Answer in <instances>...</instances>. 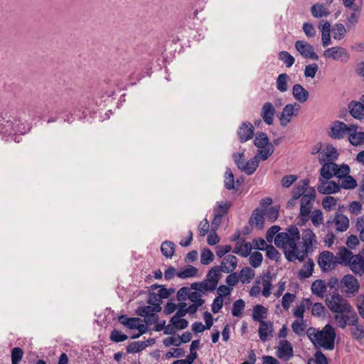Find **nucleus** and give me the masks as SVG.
I'll use <instances>...</instances> for the list:
<instances>
[{
	"label": "nucleus",
	"instance_id": "aec40b11",
	"mask_svg": "<svg viewBox=\"0 0 364 364\" xmlns=\"http://www.w3.org/2000/svg\"><path fill=\"white\" fill-rule=\"evenodd\" d=\"M158 311H154L153 309H150L149 306H139L136 310L137 315L144 318V321L146 325H151L156 323L159 319V316L156 314Z\"/></svg>",
	"mask_w": 364,
	"mask_h": 364
},
{
	"label": "nucleus",
	"instance_id": "49530a36",
	"mask_svg": "<svg viewBox=\"0 0 364 364\" xmlns=\"http://www.w3.org/2000/svg\"><path fill=\"white\" fill-rule=\"evenodd\" d=\"M272 323L271 322H267V321L259 322V327L258 333H259V338L262 341H267V337H268L267 331L269 328H272Z\"/></svg>",
	"mask_w": 364,
	"mask_h": 364
},
{
	"label": "nucleus",
	"instance_id": "a19ab883",
	"mask_svg": "<svg viewBox=\"0 0 364 364\" xmlns=\"http://www.w3.org/2000/svg\"><path fill=\"white\" fill-rule=\"evenodd\" d=\"M161 251L166 258H171L174 254L175 244L171 241L166 240L161 245Z\"/></svg>",
	"mask_w": 364,
	"mask_h": 364
},
{
	"label": "nucleus",
	"instance_id": "4d7b16f0",
	"mask_svg": "<svg viewBox=\"0 0 364 364\" xmlns=\"http://www.w3.org/2000/svg\"><path fill=\"white\" fill-rule=\"evenodd\" d=\"M263 257L262 255L259 252H252L249 258L250 264L254 268L259 267L262 262Z\"/></svg>",
	"mask_w": 364,
	"mask_h": 364
},
{
	"label": "nucleus",
	"instance_id": "4468645a",
	"mask_svg": "<svg viewBox=\"0 0 364 364\" xmlns=\"http://www.w3.org/2000/svg\"><path fill=\"white\" fill-rule=\"evenodd\" d=\"M341 288L347 294L355 295L358 292L360 285L358 279L353 275L346 274L341 281Z\"/></svg>",
	"mask_w": 364,
	"mask_h": 364
},
{
	"label": "nucleus",
	"instance_id": "cd10ccee",
	"mask_svg": "<svg viewBox=\"0 0 364 364\" xmlns=\"http://www.w3.org/2000/svg\"><path fill=\"white\" fill-rule=\"evenodd\" d=\"M322 164V167L320 169V178L321 179L329 180L333 176L335 168L337 167V164L333 162H326Z\"/></svg>",
	"mask_w": 364,
	"mask_h": 364
},
{
	"label": "nucleus",
	"instance_id": "ea45409f",
	"mask_svg": "<svg viewBox=\"0 0 364 364\" xmlns=\"http://www.w3.org/2000/svg\"><path fill=\"white\" fill-rule=\"evenodd\" d=\"M312 301L309 299H304L300 304L294 310V315L299 318H304V313L306 309H309Z\"/></svg>",
	"mask_w": 364,
	"mask_h": 364
},
{
	"label": "nucleus",
	"instance_id": "4be33fe9",
	"mask_svg": "<svg viewBox=\"0 0 364 364\" xmlns=\"http://www.w3.org/2000/svg\"><path fill=\"white\" fill-rule=\"evenodd\" d=\"M254 134V127L249 122H242L237 131L239 140L244 143L252 138Z\"/></svg>",
	"mask_w": 364,
	"mask_h": 364
},
{
	"label": "nucleus",
	"instance_id": "ddd939ff",
	"mask_svg": "<svg viewBox=\"0 0 364 364\" xmlns=\"http://www.w3.org/2000/svg\"><path fill=\"white\" fill-rule=\"evenodd\" d=\"M318 264L323 272H327L334 269L337 262L336 255L330 251H323L318 257Z\"/></svg>",
	"mask_w": 364,
	"mask_h": 364
},
{
	"label": "nucleus",
	"instance_id": "c03bdc74",
	"mask_svg": "<svg viewBox=\"0 0 364 364\" xmlns=\"http://www.w3.org/2000/svg\"><path fill=\"white\" fill-rule=\"evenodd\" d=\"M254 277L255 272L250 267H246L240 270L239 277L243 284L250 283Z\"/></svg>",
	"mask_w": 364,
	"mask_h": 364
},
{
	"label": "nucleus",
	"instance_id": "c85d7f7f",
	"mask_svg": "<svg viewBox=\"0 0 364 364\" xmlns=\"http://www.w3.org/2000/svg\"><path fill=\"white\" fill-rule=\"evenodd\" d=\"M292 95L297 101L301 103L306 102L309 96V92L299 84L294 85Z\"/></svg>",
	"mask_w": 364,
	"mask_h": 364
},
{
	"label": "nucleus",
	"instance_id": "bf43d9fd",
	"mask_svg": "<svg viewBox=\"0 0 364 364\" xmlns=\"http://www.w3.org/2000/svg\"><path fill=\"white\" fill-rule=\"evenodd\" d=\"M23 350L19 347H15L11 350V364H18L22 360Z\"/></svg>",
	"mask_w": 364,
	"mask_h": 364
},
{
	"label": "nucleus",
	"instance_id": "09e8293b",
	"mask_svg": "<svg viewBox=\"0 0 364 364\" xmlns=\"http://www.w3.org/2000/svg\"><path fill=\"white\" fill-rule=\"evenodd\" d=\"M245 306V303L242 299L236 300L232 304V315L235 317H241Z\"/></svg>",
	"mask_w": 364,
	"mask_h": 364
},
{
	"label": "nucleus",
	"instance_id": "9d476101",
	"mask_svg": "<svg viewBox=\"0 0 364 364\" xmlns=\"http://www.w3.org/2000/svg\"><path fill=\"white\" fill-rule=\"evenodd\" d=\"M328 308L333 313L339 314L351 306L350 302L338 293H333L326 299Z\"/></svg>",
	"mask_w": 364,
	"mask_h": 364
},
{
	"label": "nucleus",
	"instance_id": "e433bc0d",
	"mask_svg": "<svg viewBox=\"0 0 364 364\" xmlns=\"http://www.w3.org/2000/svg\"><path fill=\"white\" fill-rule=\"evenodd\" d=\"M147 303L149 304V306L150 309H153L154 311H161V299L156 292H151L149 294Z\"/></svg>",
	"mask_w": 364,
	"mask_h": 364
},
{
	"label": "nucleus",
	"instance_id": "37998d69",
	"mask_svg": "<svg viewBox=\"0 0 364 364\" xmlns=\"http://www.w3.org/2000/svg\"><path fill=\"white\" fill-rule=\"evenodd\" d=\"M198 273V269L192 265H188L186 268L181 269L177 272V276L181 279H187L194 277Z\"/></svg>",
	"mask_w": 364,
	"mask_h": 364
},
{
	"label": "nucleus",
	"instance_id": "39448f33",
	"mask_svg": "<svg viewBox=\"0 0 364 364\" xmlns=\"http://www.w3.org/2000/svg\"><path fill=\"white\" fill-rule=\"evenodd\" d=\"M220 278L216 274L214 269H210L205 279L201 282H194L191 285V289L198 291L200 294H205L207 291H213L218 284Z\"/></svg>",
	"mask_w": 364,
	"mask_h": 364
},
{
	"label": "nucleus",
	"instance_id": "7ed1b4c3",
	"mask_svg": "<svg viewBox=\"0 0 364 364\" xmlns=\"http://www.w3.org/2000/svg\"><path fill=\"white\" fill-rule=\"evenodd\" d=\"M337 263L349 267L358 277H364V249L354 255L345 247H341L336 253Z\"/></svg>",
	"mask_w": 364,
	"mask_h": 364
},
{
	"label": "nucleus",
	"instance_id": "f704fd0d",
	"mask_svg": "<svg viewBox=\"0 0 364 364\" xmlns=\"http://www.w3.org/2000/svg\"><path fill=\"white\" fill-rule=\"evenodd\" d=\"M267 309L261 304H257L254 306L252 311V319L255 321L262 322L267 318Z\"/></svg>",
	"mask_w": 364,
	"mask_h": 364
},
{
	"label": "nucleus",
	"instance_id": "8fccbe9b",
	"mask_svg": "<svg viewBox=\"0 0 364 364\" xmlns=\"http://www.w3.org/2000/svg\"><path fill=\"white\" fill-rule=\"evenodd\" d=\"M279 59L282 60L286 65L287 68H290L293 65L295 62V59L293 55H291L287 51H281L278 55Z\"/></svg>",
	"mask_w": 364,
	"mask_h": 364
},
{
	"label": "nucleus",
	"instance_id": "f03ea898",
	"mask_svg": "<svg viewBox=\"0 0 364 364\" xmlns=\"http://www.w3.org/2000/svg\"><path fill=\"white\" fill-rule=\"evenodd\" d=\"M306 334L316 348L333 350L336 333L331 325L326 324L321 331L314 327H309L306 331Z\"/></svg>",
	"mask_w": 364,
	"mask_h": 364
},
{
	"label": "nucleus",
	"instance_id": "f3484780",
	"mask_svg": "<svg viewBox=\"0 0 364 364\" xmlns=\"http://www.w3.org/2000/svg\"><path fill=\"white\" fill-rule=\"evenodd\" d=\"M350 125L348 126L344 122L336 121L333 123L328 135L333 139H341L344 137L345 134L349 132Z\"/></svg>",
	"mask_w": 364,
	"mask_h": 364
},
{
	"label": "nucleus",
	"instance_id": "e2e57ef3",
	"mask_svg": "<svg viewBox=\"0 0 364 364\" xmlns=\"http://www.w3.org/2000/svg\"><path fill=\"white\" fill-rule=\"evenodd\" d=\"M225 186L228 190L235 189L234 176L230 169L225 172Z\"/></svg>",
	"mask_w": 364,
	"mask_h": 364
},
{
	"label": "nucleus",
	"instance_id": "20e7f679",
	"mask_svg": "<svg viewBox=\"0 0 364 364\" xmlns=\"http://www.w3.org/2000/svg\"><path fill=\"white\" fill-rule=\"evenodd\" d=\"M7 112H2L0 114L2 121L0 124L1 133L9 136L24 134L26 129L21 119L16 117L9 116Z\"/></svg>",
	"mask_w": 364,
	"mask_h": 364
},
{
	"label": "nucleus",
	"instance_id": "473e14b6",
	"mask_svg": "<svg viewBox=\"0 0 364 364\" xmlns=\"http://www.w3.org/2000/svg\"><path fill=\"white\" fill-rule=\"evenodd\" d=\"M327 290V287L325 281L318 279L314 281L311 284V291L314 294L318 297L323 298Z\"/></svg>",
	"mask_w": 364,
	"mask_h": 364
},
{
	"label": "nucleus",
	"instance_id": "13d9d810",
	"mask_svg": "<svg viewBox=\"0 0 364 364\" xmlns=\"http://www.w3.org/2000/svg\"><path fill=\"white\" fill-rule=\"evenodd\" d=\"M152 288H159L156 294L161 300L162 299H167L171 294L174 292V289L172 288L166 289L164 287L158 284L153 285Z\"/></svg>",
	"mask_w": 364,
	"mask_h": 364
},
{
	"label": "nucleus",
	"instance_id": "1a4fd4ad",
	"mask_svg": "<svg viewBox=\"0 0 364 364\" xmlns=\"http://www.w3.org/2000/svg\"><path fill=\"white\" fill-rule=\"evenodd\" d=\"M358 318L359 316L352 305L343 312L334 315L336 326L342 329L353 324Z\"/></svg>",
	"mask_w": 364,
	"mask_h": 364
},
{
	"label": "nucleus",
	"instance_id": "2eb2a0df",
	"mask_svg": "<svg viewBox=\"0 0 364 364\" xmlns=\"http://www.w3.org/2000/svg\"><path fill=\"white\" fill-rule=\"evenodd\" d=\"M296 50L305 58L317 60L318 55L314 52L313 46L306 41H297L295 43Z\"/></svg>",
	"mask_w": 364,
	"mask_h": 364
},
{
	"label": "nucleus",
	"instance_id": "864d4df0",
	"mask_svg": "<svg viewBox=\"0 0 364 364\" xmlns=\"http://www.w3.org/2000/svg\"><path fill=\"white\" fill-rule=\"evenodd\" d=\"M170 322L171 325L174 326V328L177 329H184L188 327V322L187 320L182 318L180 316H172Z\"/></svg>",
	"mask_w": 364,
	"mask_h": 364
},
{
	"label": "nucleus",
	"instance_id": "412c9836",
	"mask_svg": "<svg viewBox=\"0 0 364 364\" xmlns=\"http://www.w3.org/2000/svg\"><path fill=\"white\" fill-rule=\"evenodd\" d=\"M338 153L337 149L332 145H328L323 149L318 155V161L320 164L326 162H333L337 160Z\"/></svg>",
	"mask_w": 364,
	"mask_h": 364
},
{
	"label": "nucleus",
	"instance_id": "052dcab7",
	"mask_svg": "<svg viewBox=\"0 0 364 364\" xmlns=\"http://www.w3.org/2000/svg\"><path fill=\"white\" fill-rule=\"evenodd\" d=\"M264 250H266V255L269 259L274 261H277L279 259L280 254L272 245H269Z\"/></svg>",
	"mask_w": 364,
	"mask_h": 364
},
{
	"label": "nucleus",
	"instance_id": "72a5a7b5",
	"mask_svg": "<svg viewBox=\"0 0 364 364\" xmlns=\"http://www.w3.org/2000/svg\"><path fill=\"white\" fill-rule=\"evenodd\" d=\"M334 223L337 231L343 232L348 228L349 220L346 216L338 214L334 218Z\"/></svg>",
	"mask_w": 364,
	"mask_h": 364
},
{
	"label": "nucleus",
	"instance_id": "4c0bfd02",
	"mask_svg": "<svg viewBox=\"0 0 364 364\" xmlns=\"http://www.w3.org/2000/svg\"><path fill=\"white\" fill-rule=\"evenodd\" d=\"M148 343H150V341H146L132 342L127 346V352L128 353H139L145 349L149 346Z\"/></svg>",
	"mask_w": 364,
	"mask_h": 364
},
{
	"label": "nucleus",
	"instance_id": "5fc2aeb1",
	"mask_svg": "<svg viewBox=\"0 0 364 364\" xmlns=\"http://www.w3.org/2000/svg\"><path fill=\"white\" fill-rule=\"evenodd\" d=\"M214 255L213 252L208 249L205 248L200 255V262L202 264L207 265L213 261Z\"/></svg>",
	"mask_w": 364,
	"mask_h": 364
},
{
	"label": "nucleus",
	"instance_id": "338daca9",
	"mask_svg": "<svg viewBox=\"0 0 364 364\" xmlns=\"http://www.w3.org/2000/svg\"><path fill=\"white\" fill-rule=\"evenodd\" d=\"M202 295L198 291H191L189 293L188 299L193 304L203 305L205 302L204 299L201 298Z\"/></svg>",
	"mask_w": 364,
	"mask_h": 364
},
{
	"label": "nucleus",
	"instance_id": "dca6fc26",
	"mask_svg": "<svg viewBox=\"0 0 364 364\" xmlns=\"http://www.w3.org/2000/svg\"><path fill=\"white\" fill-rule=\"evenodd\" d=\"M300 108V105L296 102L286 105L279 118L281 125L286 127L291 122L292 116L297 115V113H294V111L298 112Z\"/></svg>",
	"mask_w": 364,
	"mask_h": 364
},
{
	"label": "nucleus",
	"instance_id": "3c124183",
	"mask_svg": "<svg viewBox=\"0 0 364 364\" xmlns=\"http://www.w3.org/2000/svg\"><path fill=\"white\" fill-rule=\"evenodd\" d=\"M350 173V167L347 164H342L338 166L337 164V167L335 168V171L333 173V176H336L338 178L342 179L346 176H348Z\"/></svg>",
	"mask_w": 364,
	"mask_h": 364
},
{
	"label": "nucleus",
	"instance_id": "0eeeda50",
	"mask_svg": "<svg viewBox=\"0 0 364 364\" xmlns=\"http://www.w3.org/2000/svg\"><path fill=\"white\" fill-rule=\"evenodd\" d=\"M258 156L259 155L257 154L254 158L250 159L248 161H245L243 159L244 153H235L232 154L234 161L237 168L247 175L253 174L257 168L259 166Z\"/></svg>",
	"mask_w": 364,
	"mask_h": 364
},
{
	"label": "nucleus",
	"instance_id": "a18cd8bd",
	"mask_svg": "<svg viewBox=\"0 0 364 364\" xmlns=\"http://www.w3.org/2000/svg\"><path fill=\"white\" fill-rule=\"evenodd\" d=\"M314 267V261L309 259L308 262L304 264L303 268L299 271V277L303 279L309 277L312 274Z\"/></svg>",
	"mask_w": 364,
	"mask_h": 364
},
{
	"label": "nucleus",
	"instance_id": "603ef678",
	"mask_svg": "<svg viewBox=\"0 0 364 364\" xmlns=\"http://www.w3.org/2000/svg\"><path fill=\"white\" fill-rule=\"evenodd\" d=\"M262 283L263 286L262 295L264 297H268L271 294L272 289L271 277L269 274L262 277Z\"/></svg>",
	"mask_w": 364,
	"mask_h": 364
},
{
	"label": "nucleus",
	"instance_id": "f8f14e48",
	"mask_svg": "<svg viewBox=\"0 0 364 364\" xmlns=\"http://www.w3.org/2000/svg\"><path fill=\"white\" fill-rule=\"evenodd\" d=\"M323 55L326 58H332L334 60L346 63L350 59V55L348 50L341 46H334L326 49Z\"/></svg>",
	"mask_w": 364,
	"mask_h": 364
},
{
	"label": "nucleus",
	"instance_id": "2f4dec72",
	"mask_svg": "<svg viewBox=\"0 0 364 364\" xmlns=\"http://www.w3.org/2000/svg\"><path fill=\"white\" fill-rule=\"evenodd\" d=\"M311 12L315 18L327 17L330 15L329 10L323 4H315L311 8Z\"/></svg>",
	"mask_w": 364,
	"mask_h": 364
},
{
	"label": "nucleus",
	"instance_id": "423d86ee",
	"mask_svg": "<svg viewBox=\"0 0 364 364\" xmlns=\"http://www.w3.org/2000/svg\"><path fill=\"white\" fill-rule=\"evenodd\" d=\"M254 144L259 149L257 155L260 156V159L262 161L267 160L274 152V146L269 143L267 134L264 132H259L256 134Z\"/></svg>",
	"mask_w": 364,
	"mask_h": 364
},
{
	"label": "nucleus",
	"instance_id": "c756f323",
	"mask_svg": "<svg viewBox=\"0 0 364 364\" xmlns=\"http://www.w3.org/2000/svg\"><path fill=\"white\" fill-rule=\"evenodd\" d=\"M309 179H303L301 183V184L296 186L292 190V198L297 200L299 198H301L302 196L307 193V189L309 188Z\"/></svg>",
	"mask_w": 364,
	"mask_h": 364
},
{
	"label": "nucleus",
	"instance_id": "6e6552de",
	"mask_svg": "<svg viewBox=\"0 0 364 364\" xmlns=\"http://www.w3.org/2000/svg\"><path fill=\"white\" fill-rule=\"evenodd\" d=\"M316 198V191L314 188H309L307 193L304 194L301 199L300 216L301 220L305 223L309 220V215L313 208V203Z\"/></svg>",
	"mask_w": 364,
	"mask_h": 364
},
{
	"label": "nucleus",
	"instance_id": "79ce46f5",
	"mask_svg": "<svg viewBox=\"0 0 364 364\" xmlns=\"http://www.w3.org/2000/svg\"><path fill=\"white\" fill-rule=\"evenodd\" d=\"M331 32L333 38L335 40H341L346 36L347 30L343 24L336 23L333 27Z\"/></svg>",
	"mask_w": 364,
	"mask_h": 364
},
{
	"label": "nucleus",
	"instance_id": "6e6d98bb",
	"mask_svg": "<svg viewBox=\"0 0 364 364\" xmlns=\"http://www.w3.org/2000/svg\"><path fill=\"white\" fill-rule=\"evenodd\" d=\"M344 189H354L357 186L356 181L349 174L342 178L340 186Z\"/></svg>",
	"mask_w": 364,
	"mask_h": 364
},
{
	"label": "nucleus",
	"instance_id": "774afa93",
	"mask_svg": "<svg viewBox=\"0 0 364 364\" xmlns=\"http://www.w3.org/2000/svg\"><path fill=\"white\" fill-rule=\"evenodd\" d=\"M355 306L359 316L364 320V294H360L357 296Z\"/></svg>",
	"mask_w": 364,
	"mask_h": 364
},
{
	"label": "nucleus",
	"instance_id": "b1692460",
	"mask_svg": "<svg viewBox=\"0 0 364 364\" xmlns=\"http://www.w3.org/2000/svg\"><path fill=\"white\" fill-rule=\"evenodd\" d=\"M356 125H350L348 132V140L350 143L355 146L364 144V132H357Z\"/></svg>",
	"mask_w": 364,
	"mask_h": 364
},
{
	"label": "nucleus",
	"instance_id": "7c9ffc66",
	"mask_svg": "<svg viewBox=\"0 0 364 364\" xmlns=\"http://www.w3.org/2000/svg\"><path fill=\"white\" fill-rule=\"evenodd\" d=\"M249 224L251 226L255 225V227L259 230L263 228L264 217L262 213L258 209H256L252 212L249 220Z\"/></svg>",
	"mask_w": 364,
	"mask_h": 364
},
{
	"label": "nucleus",
	"instance_id": "9b49d317",
	"mask_svg": "<svg viewBox=\"0 0 364 364\" xmlns=\"http://www.w3.org/2000/svg\"><path fill=\"white\" fill-rule=\"evenodd\" d=\"M237 258L232 255H228L223 257L220 266H215L212 269L215 270L216 274L221 278L220 272L224 273H230L233 272L237 266Z\"/></svg>",
	"mask_w": 364,
	"mask_h": 364
},
{
	"label": "nucleus",
	"instance_id": "bb28decb",
	"mask_svg": "<svg viewBox=\"0 0 364 364\" xmlns=\"http://www.w3.org/2000/svg\"><path fill=\"white\" fill-rule=\"evenodd\" d=\"M349 327L350 335L353 339L360 341L364 338V325L360 321V318Z\"/></svg>",
	"mask_w": 364,
	"mask_h": 364
},
{
	"label": "nucleus",
	"instance_id": "0e129e2a",
	"mask_svg": "<svg viewBox=\"0 0 364 364\" xmlns=\"http://www.w3.org/2000/svg\"><path fill=\"white\" fill-rule=\"evenodd\" d=\"M311 306H312L311 314L313 316L321 317L324 315L325 307L321 303L316 302L314 304H312Z\"/></svg>",
	"mask_w": 364,
	"mask_h": 364
},
{
	"label": "nucleus",
	"instance_id": "69168bd1",
	"mask_svg": "<svg viewBox=\"0 0 364 364\" xmlns=\"http://www.w3.org/2000/svg\"><path fill=\"white\" fill-rule=\"evenodd\" d=\"M323 213L321 210H315L312 213L311 221L314 226L318 227L323 223Z\"/></svg>",
	"mask_w": 364,
	"mask_h": 364
},
{
	"label": "nucleus",
	"instance_id": "680f3d73",
	"mask_svg": "<svg viewBox=\"0 0 364 364\" xmlns=\"http://www.w3.org/2000/svg\"><path fill=\"white\" fill-rule=\"evenodd\" d=\"M127 338L128 336L126 334L117 329H114L110 333V340L115 343L124 341Z\"/></svg>",
	"mask_w": 364,
	"mask_h": 364
},
{
	"label": "nucleus",
	"instance_id": "58836bf2",
	"mask_svg": "<svg viewBox=\"0 0 364 364\" xmlns=\"http://www.w3.org/2000/svg\"><path fill=\"white\" fill-rule=\"evenodd\" d=\"M289 79L290 77L287 73L279 74L276 80L277 89L281 92L287 91Z\"/></svg>",
	"mask_w": 364,
	"mask_h": 364
},
{
	"label": "nucleus",
	"instance_id": "a878e982",
	"mask_svg": "<svg viewBox=\"0 0 364 364\" xmlns=\"http://www.w3.org/2000/svg\"><path fill=\"white\" fill-rule=\"evenodd\" d=\"M252 249V244L245 242V240L237 241L235 247L232 250L233 253L237 254L243 257H247L250 255Z\"/></svg>",
	"mask_w": 364,
	"mask_h": 364
},
{
	"label": "nucleus",
	"instance_id": "c9c22d12",
	"mask_svg": "<svg viewBox=\"0 0 364 364\" xmlns=\"http://www.w3.org/2000/svg\"><path fill=\"white\" fill-rule=\"evenodd\" d=\"M353 12L350 14L347 17L346 25L348 28L355 26L358 22V18L360 16L361 7L359 6H354L352 7Z\"/></svg>",
	"mask_w": 364,
	"mask_h": 364
},
{
	"label": "nucleus",
	"instance_id": "f257e3e1",
	"mask_svg": "<svg viewBox=\"0 0 364 364\" xmlns=\"http://www.w3.org/2000/svg\"><path fill=\"white\" fill-rule=\"evenodd\" d=\"M300 240V233L296 225H291L287 232H281L276 236L274 244L282 248L287 259L289 262L299 260L302 262L316 243V235L311 229H306L302 232L303 245H297Z\"/></svg>",
	"mask_w": 364,
	"mask_h": 364
},
{
	"label": "nucleus",
	"instance_id": "a211bd4d",
	"mask_svg": "<svg viewBox=\"0 0 364 364\" xmlns=\"http://www.w3.org/2000/svg\"><path fill=\"white\" fill-rule=\"evenodd\" d=\"M276 354L279 359L284 361L289 360L294 355V350L291 344L287 340L280 341Z\"/></svg>",
	"mask_w": 364,
	"mask_h": 364
},
{
	"label": "nucleus",
	"instance_id": "5701e85b",
	"mask_svg": "<svg viewBox=\"0 0 364 364\" xmlns=\"http://www.w3.org/2000/svg\"><path fill=\"white\" fill-rule=\"evenodd\" d=\"M350 114L355 119H364V103L360 100L358 101H351L348 105Z\"/></svg>",
	"mask_w": 364,
	"mask_h": 364
},
{
	"label": "nucleus",
	"instance_id": "393cba45",
	"mask_svg": "<svg viewBox=\"0 0 364 364\" xmlns=\"http://www.w3.org/2000/svg\"><path fill=\"white\" fill-rule=\"evenodd\" d=\"M275 114V109L271 102L264 104L261 111V116L266 124H272L274 116Z\"/></svg>",
	"mask_w": 364,
	"mask_h": 364
},
{
	"label": "nucleus",
	"instance_id": "de8ad7c7",
	"mask_svg": "<svg viewBox=\"0 0 364 364\" xmlns=\"http://www.w3.org/2000/svg\"><path fill=\"white\" fill-rule=\"evenodd\" d=\"M306 326L304 318H299L294 321L291 324L292 331L299 336L304 334Z\"/></svg>",
	"mask_w": 364,
	"mask_h": 364
},
{
	"label": "nucleus",
	"instance_id": "6ab92c4d",
	"mask_svg": "<svg viewBox=\"0 0 364 364\" xmlns=\"http://www.w3.org/2000/svg\"><path fill=\"white\" fill-rule=\"evenodd\" d=\"M319 184L317 190L320 193L329 195L331 193H338L341 190V186L338 183L319 178Z\"/></svg>",
	"mask_w": 364,
	"mask_h": 364
}]
</instances>
